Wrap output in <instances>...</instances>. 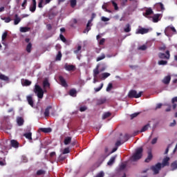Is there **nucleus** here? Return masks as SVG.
<instances>
[{"label":"nucleus","instance_id":"de8ad7c7","mask_svg":"<svg viewBox=\"0 0 177 177\" xmlns=\"http://www.w3.org/2000/svg\"><path fill=\"white\" fill-rule=\"evenodd\" d=\"M111 2L115 10H118V5L117 4V3H115V1H112Z\"/></svg>","mask_w":177,"mask_h":177},{"label":"nucleus","instance_id":"9b49d317","mask_svg":"<svg viewBox=\"0 0 177 177\" xmlns=\"http://www.w3.org/2000/svg\"><path fill=\"white\" fill-rule=\"evenodd\" d=\"M53 109V106L49 105L48 106L46 109H45V111H44V116L45 117H49L50 114V110H52Z\"/></svg>","mask_w":177,"mask_h":177},{"label":"nucleus","instance_id":"2f4dec72","mask_svg":"<svg viewBox=\"0 0 177 177\" xmlns=\"http://www.w3.org/2000/svg\"><path fill=\"white\" fill-rule=\"evenodd\" d=\"M30 28L28 27H21L20 31L21 32H28L30 31Z\"/></svg>","mask_w":177,"mask_h":177},{"label":"nucleus","instance_id":"3c124183","mask_svg":"<svg viewBox=\"0 0 177 177\" xmlns=\"http://www.w3.org/2000/svg\"><path fill=\"white\" fill-rule=\"evenodd\" d=\"M106 58V55L102 54V56H100L97 58V62H100V60H103V59Z\"/></svg>","mask_w":177,"mask_h":177},{"label":"nucleus","instance_id":"09e8293b","mask_svg":"<svg viewBox=\"0 0 177 177\" xmlns=\"http://www.w3.org/2000/svg\"><path fill=\"white\" fill-rule=\"evenodd\" d=\"M103 83H102L101 84H100V87H97V88H94V91H95V92H99V91H102V88H103Z\"/></svg>","mask_w":177,"mask_h":177},{"label":"nucleus","instance_id":"13d9d810","mask_svg":"<svg viewBox=\"0 0 177 177\" xmlns=\"http://www.w3.org/2000/svg\"><path fill=\"white\" fill-rule=\"evenodd\" d=\"M56 60H62V53L60 51L58 52V54L56 57Z\"/></svg>","mask_w":177,"mask_h":177},{"label":"nucleus","instance_id":"69168bd1","mask_svg":"<svg viewBox=\"0 0 177 177\" xmlns=\"http://www.w3.org/2000/svg\"><path fill=\"white\" fill-rule=\"evenodd\" d=\"M26 6H27V0H24V2L21 4V6H22L23 9H26Z\"/></svg>","mask_w":177,"mask_h":177},{"label":"nucleus","instance_id":"1a4fd4ad","mask_svg":"<svg viewBox=\"0 0 177 177\" xmlns=\"http://www.w3.org/2000/svg\"><path fill=\"white\" fill-rule=\"evenodd\" d=\"M59 81L62 86H64L65 88H66V86H68V85L67 84V82L66 81L64 77H63V76H59Z\"/></svg>","mask_w":177,"mask_h":177},{"label":"nucleus","instance_id":"4be33fe9","mask_svg":"<svg viewBox=\"0 0 177 177\" xmlns=\"http://www.w3.org/2000/svg\"><path fill=\"white\" fill-rule=\"evenodd\" d=\"M40 130L41 131V132H44V133H50V132H52V129L50 127L41 128Z\"/></svg>","mask_w":177,"mask_h":177},{"label":"nucleus","instance_id":"ddd939ff","mask_svg":"<svg viewBox=\"0 0 177 177\" xmlns=\"http://www.w3.org/2000/svg\"><path fill=\"white\" fill-rule=\"evenodd\" d=\"M106 102H107V99H106V97H102V98L97 100V104L98 106H100L101 104H104V103H106Z\"/></svg>","mask_w":177,"mask_h":177},{"label":"nucleus","instance_id":"c03bdc74","mask_svg":"<svg viewBox=\"0 0 177 177\" xmlns=\"http://www.w3.org/2000/svg\"><path fill=\"white\" fill-rule=\"evenodd\" d=\"M1 20H3L5 23H10L12 19L10 17L1 18Z\"/></svg>","mask_w":177,"mask_h":177},{"label":"nucleus","instance_id":"6ab92c4d","mask_svg":"<svg viewBox=\"0 0 177 177\" xmlns=\"http://www.w3.org/2000/svg\"><path fill=\"white\" fill-rule=\"evenodd\" d=\"M171 103H172V109L174 110H175V109H176L177 106V97H174L171 99Z\"/></svg>","mask_w":177,"mask_h":177},{"label":"nucleus","instance_id":"cd10ccee","mask_svg":"<svg viewBox=\"0 0 177 177\" xmlns=\"http://www.w3.org/2000/svg\"><path fill=\"white\" fill-rule=\"evenodd\" d=\"M100 72L99 71V66H97L96 68H95L93 70V77L94 78H96V77H97V75H99V73Z\"/></svg>","mask_w":177,"mask_h":177},{"label":"nucleus","instance_id":"423d86ee","mask_svg":"<svg viewBox=\"0 0 177 177\" xmlns=\"http://www.w3.org/2000/svg\"><path fill=\"white\" fill-rule=\"evenodd\" d=\"M162 165L158 162L156 165L151 167V171L153 172V175H157L160 174V171L161 170Z\"/></svg>","mask_w":177,"mask_h":177},{"label":"nucleus","instance_id":"c756f323","mask_svg":"<svg viewBox=\"0 0 177 177\" xmlns=\"http://www.w3.org/2000/svg\"><path fill=\"white\" fill-rule=\"evenodd\" d=\"M156 6V8H159L160 10H165V8H164V4H162V3H157Z\"/></svg>","mask_w":177,"mask_h":177},{"label":"nucleus","instance_id":"0eeeda50","mask_svg":"<svg viewBox=\"0 0 177 177\" xmlns=\"http://www.w3.org/2000/svg\"><path fill=\"white\" fill-rule=\"evenodd\" d=\"M149 31V28H142L139 26V28L137 29L136 34H141L142 35H143L145 34H147Z\"/></svg>","mask_w":177,"mask_h":177},{"label":"nucleus","instance_id":"7c9ffc66","mask_svg":"<svg viewBox=\"0 0 177 177\" xmlns=\"http://www.w3.org/2000/svg\"><path fill=\"white\" fill-rule=\"evenodd\" d=\"M64 143L66 145H70V143H71V137H66V138H65Z\"/></svg>","mask_w":177,"mask_h":177},{"label":"nucleus","instance_id":"79ce46f5","mask_svg":"<svg viewBox=\"0 0 177 177\" xmlns=\"http://www.w3.org/2000/svg\"><path fill=\"white\" fill-rule=\"evenodd\" d=\"M110 115H111V113L110 112H106L104 113V115H102V120H106V118H109Z\"/></svg>","mask_w":177,"mask_h":177},{"label":"nucleus","instance_id":"49530a36","mask_svg":"<svg viewBox=\"0 0 177 177\" xmlns=\"http://www.w3.org/2000/svg\"><path fill=\"white\" fill-rule=\"evenodd\" d=\"M111 89H113V84L109 83L108 84V86L106 87V92H110V91H111Z\"/></svg>","mask_w":177,"mask_h":177},{"label":"nucleus","instance_id":"aec40b11","mask_svg":"<svg viewBox=\"0 0 177 177\" xmlns=\"http://www.w3.org/2000/svg\"><path fill=\"white\" fill-rule=\"evenodd\" d=\"M153 160V154L151 153V151L148 152L147 158L145 159V162H150V160Z\"/></svg>","mask_w":177,"mask_h":177},{"label":"nucleus","instance_id":"052dcab7","mask_svg":"<svg viewBox=\"0 0 177 177\" xmlns=\"http://www.w3.org/2000/svg\"><path fill=\"white\" fill-rule=\"evenodd\" d=\"M8 37V32H5L3 35H2V40L5 41V39H6V37Z\"/></svg>","mask_w":177,"mask_h":177},{"label":"nucleus","instance_id":"4468645a","mask_svg":"<svg viewBox=\"0 0 177 177\" xmlns=\"http://www.w3.org/2000/svg\"><path fill=\"white\" fill-rule=\"evenodd\" d=\"M15 19H14V24L15 26H17V24H19V23H20V21H21V18H20L19 17V15L15 14Z\"/></svg>","mask_w":177,"mask_h":177},{"label":"nucleus","instance_id":"a878e982","mask_svg":"<svg viewBox=\"0 0 177 177\" xmlns=\"http://www.w3.org/2000/svg\"><path fill=\"white\" fill-rule=\"evenodd\" d=\"M36 10H37V4L30 5L29 8L30 12H32V13H34V12H35Z\"/></svg>","mask_w":177,"mask_h":177},{"label":"nucleus","instance_id":"dca6fc26","mask_svg":"<svg viewBox=\"0 0 177 177\" xmlns=\"http://www.w3.org/2000/svg\"><path fill=\"white\" fill-rule=\"evenodd\" d=\"M115 158H117V156H112L110 160L107 162V165L111 166L114 162H115Z\"/></svg>","mask_w":177,"mask_h":177},{"label":"nucleus","instance_id":"6e6d98bb","mask_svg":"<svg viewBox=\"0 0 177 177\" xmlns=\"http://www.w3.org/2000/svg\"><path fill=\"white\" fill-rule=\"evenodd\" d=\"M138 49H139V50H146V49H147V46L144 44V45L140 46L138 48Z\"/></svg>","mask_w":177,"mask_h":177},{"label":"nucleus","instance_id":"4d7b16f0","mask_svg":"<svg viewBox=\"0 0 177 177\" xmlns=\"http://www.w3.org/2000/svg\"><path fill=\"white\" fill-rule=\"evenodd\" d=\"M86 110H88V107H86V106H81L80 108V111H81V113H82L84 111H86Z\"/></svg>","mask_w":177,"mask_h":177},{"label":"nucleus","instance_id":"e2e57ef3","mask_svg":"<svg viewBox=\"0 0 177 177\" xmlns=\"http://www.w3.org/2000/svg\"><path fill=\"white\" fill-rule=\"evenodd\" d=\"M157 140H158V138H154L152 139L151 142V145H156V143H157Z\"/></svg>","mask_w":177,"mask_h":177},{"label":"nucleus","instance_id":"e433bc0d","mask_svg":"<svg viewBox=\"0 0 177 177\" xmlns=\"http://www.w3.org/2000/svg\"><path fill=\"white\" fill-rule=\"evenodd\" d=\"M149 127H150V124L149 123L147 124L142 128V129L140 130V132H146V131L149 129Z\"/></svg>","mask_w":177,"mask_h":177},{"label":"nucleus","instance_id":"58836bf2","mask_svg":"<svg viewBox=\"0 0 177 177\" xmlns=\"http://www.w3.org/2000/svg\"><path fill=\"white\" fill-rule=\"evenodd\" d=\"M71 7L74 8L77 6V0H70Z\"/></svg>","mask_w":177,"mask_h":177},{"label":"nucleus","instance_id":"72a5a7b5","mask_svg":"<svg viewBox=\"0 0 177 177\" xmlns=\"http://www.w3.org/2000/svg\"><path fill=\"white\" fill-rule=\"evenodd\" d=\"M70 96H76L77 95V90L72 88L69 91Z\"/></svg>","mask_w":177,"mask_h":177},{"label":"nucleus","instance_id":"a19ab883","mask_svg":"<svg viewBox=\"0 0 177 177\" xmlns=\"http://www.w3.org/2000/svg\"><path fill=\"white\" fill-rule=\"evenodd\" d=\"M171 168L172 171H175V169H177V162H173L171 164Z\"/></svg>","mask_w":177,"mask_h":177},{"label":"nucleus","instance_id":"9d476101","mask_svg":"<svg viewBox=\"0 0 177 177\" xmlns=\"http://www.w3.org/2000/svg\"><path fill=\"white\" fill-rule=\"evenodd\" d=\"M64 68L66 71H74V70H75V66L66 64Z\"/></svg>","mask_w":177,"mask_h":177},{"label":"nucleus","instance_id":"473e14b6","mask_svg":"<svg viewBox=\"0 0 177 177\" xmlns=\"http://www.w3.org/2000/svg\"><path fill=\"white\" fill-rule=\"evenodd\" d=\"M158 64L159 66H167L168 64V61L166 60H160L158 62Z\"/></svg>","mask_w":177,"mask_h":177},{"label":"nucleus","instance_id":"f257e3e1","mask_svg":"<svg viewBox=\"0 0 177 177\" xmlns=\"http://www.w3.org/2000/svg\"><path fill=\"white\" fill-rule=\"evenodd\" d=\"M142 153H143V148L140 147L136 149V153L131 156V161H138L142 158Z\"/></svg>","mask_w":177,"mask_h":177},{"label":"nucleus","instance_id":"864d4df0","mask_svg":"<svg viewBox=\"0 0 177 177\" xmlns=\"http://www.w3.org/2000/svg\"><path fill=\"white\" fill-rule=\"evenodd\" d=\"M59 38L62 42H67V39H66V37L62 34L59 35Z\"/></svg>","mask_w":177,"mask_h":177},{"label":"nucleus","instance_id":"5fc2aeb1","mask_svg":"<svg viewBox=\"0 0 177 177\" xmlns=\"http://www.w3.org/2000/svg\"><path fill=\"white\" fill-rule=\"evenodd\" d=\"M70 153V148H65L62 152V154H68Z\"/></svg>","mask_w":177,"mask_h":177},{"label":"nucleus","instance_id":"680f3d73","mask_svg":"<svg viewBox=\"0 0 177 177\" xmlns=\"http://www.w3.org/2000/svg\"><path fill=\"white\" fill-rule=\"evenodd\" d=\"M44 3V0H39L38 3V8H44V6L42 4Z\"/></svg>","mask_w":177,"mask_h":177},{"label":"nucleus","instance_id":"39448f33","mask_svg":"<svg viewBox=\"0 0 177 177\" xmlns=\"http://www.w3.org/2000/svg\"><path fill=\"white\" fill-rule=\"evenodd\" d=\"M159 59H162L163 60H169L171 57V54H169V50H167L165 53H159L158 55Z\"/></svg>","mask_w":177,"mask_h":177},{"label":"nucleus","instance_id":"5701e85b","mask_svg":"<svg viewBox=\"0 0 177 177\" xmlns=\"http://www.w3.org/2000/svg\"><path fill=\"white\" fill-rule=\"evenodd\" d=\"M24 136H25L26 139H28V140H32V133L31 132L24 133Z\"/></svg>","mask_w":177,"mask_h":177},{"label":"nucleus","instance_id":"8fccbe9b","mask_svg":"<svg viewBox=\"0 0 177 177\" xmlns=\"http://www.w3.org/2000/svg\"><path fill=\"white\" fill-rule=\"evenodd\" d=\"M140 114V113H133L130 115L131 120H133V118H136V117H138L139 115Z\"/></svg>","mask_w":177,"mask_h":177},{"label":"nucleus","instance_id":"393cba45","mask_svg":"<svg viewBox=\"0 0 177 177\" xmlns=\"http://www.w3.org/2000/svg\"><path fill=\"white\" fill-rule=\"evenodd\" d=\"M32 49V44L28 43L26 46V52L28 53H31V50Z\"/></svg>","mask_w":177,"mask_h":177},{"label":"nucleus","instance_id":"4c0bfd02","mask_svg":"<svg viewBox=\"0 0 177 177\" xmlns=\"http://www.w3.org/2000/svg\"><path fill=\"white\" fill-rule=\"evenodd\" d=\"M124 32H131V25L129 24H127L126 25V27L124 29Z\"/></svg>","mask_w":177,"mask_h":177},{"label":"nucleus","instance_id":"7ed1b4c3","mask_svg":"<svg viewBox=\"0 0 177 177\" xmlns=\"http://www.w3.org/2000/svg\"><path fill=\"white\" fill-rule=\"evenodd\" d=\"M34 92L35 93H37L39 99H42L44 97V90L41 88V86H39V85L36 84L35 86Z\"/></svg>","mask_w":177,"mask_h":177},{"label":"nucleus","instance_id":"c85d7f7f","mask_svg":"<svg viewBox=\"0 0 177 177\" xmlns=\"http://www.w3.org/2000/svg\"><path fill=\"white\" fill-rule=\"evenodd\" d=\"M150 15H153V10L149 8L146 10L144 16H150Z\"/></svg>","mask_w":177,"mask_h":177},{"label":"nucleus","instance_id":"f3484780","mask_svg":"<svg viewBox=\"0 0 177 177\" xmlns=\"http://www.w3.org/2000/svg\"><path fill=\"white\" fill-rule=\"evenodd\" d=\"M27 101L31 107H34V100H32V97L31 95L27 97Z\"/></svg>","mask_w":177,"mask_h":177},{"label":"nucleus","instance_id":"f03ea898","mask_svg":"<svg viewBox=\"0 0 177 177\" xmlns=\"http://www.w3.org/2000/svg\"><path fill=\"white\" fill-rule=\"evenodd\" d=\"M142 93H143L142 91H140L138 93V91L136 90H131L128 93V97H129V99H139V97H142Z\"/></svg>","mask_w":177,"mask_h":177},{"label":"nucleus","instance_id":"c9c22d12","mask_svg":"<svg viewBox=\"0 0 177 177\" xmlns=\"http://www.w3.org/2000/svg\"><path fill=\"white\" fill-rule=\"evenodd\" d=\"M43 86L44 88H49L50 86V84H49V82L48 81V80H45L43 82Z\"/></svg>","mask_w":177,"mask_h":177},{"label":"nucleus","instance_id":"bb28decb","mask_svg":"<svg viewBox=\"0 0 177 177\" xmlns=\"http://www.w3.org/2000/svg\"><path fill=\"white\" fill-rule=\"evenodd\" d=\"M160 14H156V15H153V23H158V20L160 19Z\"/></svg>","mask_w":177,"mask_h":177},{"label":"nucleus","instance_id":"a211bd4d","mask_svg":"<svg viewBox=\"0 0 177 177\" xmlns=\"http://www.w3.org/2000/svg\"><path fill=\"white\" fill-rule=\"evenodd\" d=\"M163 84H165V85H168L169 82H171V76L167 75L162 80Z\"/></svg>","mask_w":177,"mask_h":177},{"label":"nucleus","instance_id":"0e129e2a","mask_svg":"<svg viewBox=\"0 0 177 177\" xmlns=\"http://www.w3.org/2000/svg\"><path fill=\"white\" fill-rule=\"evenodd\" d=\"M104 42H106V39L102 38L99 41V45H104Z\"/></svg>","mask_w":177,"mask_h":177},{"label":"nucleus","instance_id":"bf43d9fd","mask_svg":"<svg viewBox=\"0 0 177 177\" xmlns=\"http://www.w3.org/2000/svg\"><path fill=\"white\" fill-rule=\"evenodd\" d=\"M94 177H104V172L100 171Z\"/></svg>","mask_w":177,"mask_h":177},{"label":"nucleus","instance_id":"6e6552de","mask_svg":"<svg viewBox=\"0 0 177 177\" xmlns=\"http://www.w3.org/2000/svg\"><path fill=\"white\" fill-rule=\"evenodd\" d=\"M170 31H172L173 32H176V29H175V27L172 26V27H169L168 26L167 28H165V35H167V37L169 35L168 34V32H169Z\"/></svg>","mask_w":177,"mask_h":177},{"label":"nucleus","instance_id":"412c9836","mask_svg":"<svg viewBox=\"0 0 177 177\" xmlns=\"http://www.w3.org/2000/svg\"><path fill=\"white\" fill-rule=\"evenodd\" d=\"M17 122L19 127H21V125H23L24 124V119H23V118H21V117H19L17 119Z\"/></svg>","mask_w":177,"mask_h":177},{"label":"nucleus","instance_id":"603ef678","mask_svg":"<svg viewBox=\"0 0 177 177\" xmlns=\"http://www.w3.org/2000/svg\"><path fill=\"white\" fill-rule=\"evenodd\" d=\"M81 49H82V46H78L77 48L74 50V53H75L76 55L80 53V50H81Z\"/></svg>","mask_w":177,"mask_h":177},{"label":"nucleus","instance_id":"338daca9","mask_svg":"<svg viewBox=\"0 0 177 177\" xmlns=\"http://www.w3.org/2000/svg\"><path fill=\"white\" fill-rule=\"evenodd\" d=\"M161 107H162V104L159 103L156 105L155 110H158V109H161Z\"/></svg>","mask_w":177,"mask_h":177},{"label":"nucleus","instance_id":"a18cd8bd","mask_svg":"<svg viewBox=\"0 0 177 177\" xmlns=\"http://www.w3.org/2000/svg\"><path fill=\"white\" fill-rule=\"evenodd\" d=\"M111 74L109 73H104L102 74V80H106L108 77H110Z\"/></svg>","mask_w":177,"mask_h":177},{"label":"nucleus","instance_id":"f8f14e48","mask_svg":"<svg viewBox=\"0 0 177 177\" xmlns=\"http://www.w3.org/2000/svg\"><path fill=\"white\" fill-rule=\"evenodd\" d=\"M10 145L12 146V147H14V149H19V142H17V140H10Z\"/></svg>","mask_w":177,"mask_h":177},{"label":"nucleus","instance_id":"f704fd0d","mask_svg":"<svg viewBox=\"0 0 177 177\" xmlns=\"http://www.w3.org/2000/svg\"><path fill=\"white\" fill-rule=\"evenodd\" d=\"M78 23V20H77V19H73L71 21V27H75V24H77Z\"/></svg>","mask_w":177,"mask_h":177},{"label":"nucleus","instance_id":"b1692460","mask_svg":"<svg viewBox=\"0 0 177 177\" xmlns=\"http://www.w3.org/2000/svg\"><path fill=\"white\" fill-rule=\"evenodd\" d=\"M22 85L24 86H30V85H31V81L28 80H24L22 82Z\"/></svg>","mask_w":177,"mask_h":177},{"label":"nucleus","instance_id":"774afa93","mask_svg":"<svg viewBox=\"0 0 177 177\" xmlns=\"http://www.w3.org/2000/svg\"><path fill=\"white\" fill-rule=\"evenodd\" d=\"M124 142H127V140H129V134H125L124 136Z\"/></svg>","mask_w":177,"mask_h":177},{"label":"nucleus","instance_id":"20e7f679","mask_svg":"<svg viewBox=\"0 0 177 177\" xmlns=\"http://www.w3.org/2000/svg\"><path fill=\"white\" fill-rule=\"evenodd\" d=\"M95 17H96V14L93 13L91 15V19L88 21L86 27L83 31L84 34H88V32H89V31H91V24H92V21H93V19H95Z\"/></svg>","mask_w":177,"mask_h":177},{"label":"nucleus","instance_id":"37998d69","mask_svg":"<svg viewBox=\"0 0 177 177\" xmlns=\"http://www.w3.org/2000/svg\"><path fill=\"white\" fill-rule=\"evenodd\" d=\"M46 171L45 170L39 169L37 171V175L38 176H41V175H45Z\"/></svg>","mask_w":177,"mask_h":177},{"label":"nucleus","instance_id":"ea45409f","mask_svg":"<svg viewBox=\"0 0 177 177\" xmlns=\"http://www.w3.org/2000/svg\"><path fill=\"white\" fill-rule=\"evenodd\" d=\"M0 80L2 81H9V77L5 75L1 74L0 75Z\"/></svg>","mask_w":177,"mask_h":177},{"label":"nucleus","instance_id":"2eb2a0df","mask_svg":"<svg viewBox=\"0 0 177 177\" xmlns=\"http://www.w3.org/2000/svg\"><path fill=\"white\" fill-rule=\"evenodd\" d=\"M162 167H168L169 165V157H166L162 160Z\"/></svg>","mask_w":177,"mask_h":177}]
</instances>
